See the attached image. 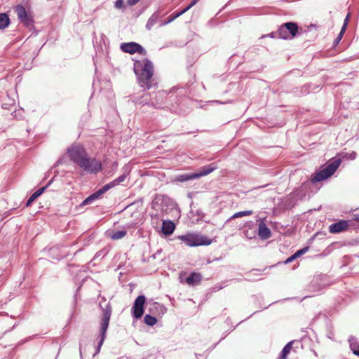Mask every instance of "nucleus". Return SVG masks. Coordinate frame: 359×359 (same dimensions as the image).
I'll use <instances>...</instances> for the list:
<instances>
[{
  "mask_svg": "<svg viewBox=\"0 0 359 359\" xmlns=\"http://www.w3.org/2000/svg\"><path fill=\"white\" fill-rule=\"evenodd\" d=\"M70 159L83 171L90 174H97L102 170L100 161L95 158H89L88 155L82 146L72 145L67 149Z\"/></svg>",
  "mask_w": 359,
  "mask_h": 359,
  "instance_id": "nucleus-1",
  "label": "nucleus"
},
{
  "mask_svg": "<svg viewBox=\"0 0 359 359\" xmlns=\"http://www.w3.org/2000/svg\"><path fill=\"white\" fill-rule=\"evenodd\" d=\"M133 69L137 83L144 90H150L156 86L157 82L153 79L154 66L149 60L144 58L135 61Z\"/></svg>",
  "mask_w": 359,
  "mask_h": 359,
  "instance_id": "nucleus-2",
  "label": "nucleus"
},
{
  "mask_svg": "<svg viewBox=\"0 0 359 359\" xmlns=\"http://www.w3.org/2000/svg\"><path fill=\"white\" fill-rule=\"evenodd\" d=\"M100 307L102 311V316L100 322L99 341L97 343L94 355L100 353L101 347L104 341L106 338V333L109 327V320L112 313V308L110 303L106 302L104 299H103V300L100 302Z\"/></svg>",
  "mask_w": 359,
  "mask_h": 359,
  "instance_id": "nucleus-3",
  "label": "nucleus"
},
{
  "mask_svg": "<svg viewBox=\"0 0 359 359\" xmlns=\"http://www.w3.org/2000/svg\"><path fill=\"white\" fill-rule=\"evenodd\" d=\"M341 163V158H332L330 160L325 168L321 169L311 176V182L316 183L329 178L335 172Z\"/></svg>",
  "mask_w": 359,
  "mask_h": 359,
  "instance_id": "nucleus-4",
  "label": "nucleus"
},
{
  "mask_svg": "<svg viewBox=\"0 0 359 359\" xmlns=\"http://www.w3.org/2000/svg\"><path fill=\"white\" fill-rule=\"evenodd\" d=\"M217 168L215 163H212L200 168L196 172L191 173H183L176 177V181L184 182L187 181L194 180L201 177L208 175Z\"/></svg>",
  "mask_w": 359,
  "mask_h": 359,
  "instance_id": "nucleus-5",
  "label": "nucleus"
},
{
  "mask_svg": "<svg viewBox=\"0 0 359 359\" xmlns=\"http://www.w3.org/2000/svg\"><path fill=\"white\" fill-rule=\"evenodd\" d=\"M178 239L189 247L209 245L212 243L211 239L207 236H200L196 233L179 236Z\"/></svg>",
  "mask_w": 359,
  "mask_h": 359,
  "instance_id": "nucleus-6",
  "label": "nucleus"
},
{
  "mask_svg": "<svg viewBox=\"0 0 359 359\" xmlns=\"http://www.w3.org/2000/svg\"><path fill=\"white\" fill-rule=\"evenodd\" d=\"M298 30L299 27L296 22H289L279 27L277 34L280 39H292L297 35Z\"/></svg>",
  "mask_w": 359,
  "mask_h": 359,
  "instance_id": "nucleus-7",
  "label": "nucleus"
},
{
  "mask_svg": "<svg viewBox=\"0 0 359 359\" xmlns=\"http://www.w3.org/2000/svg\"><path fill=\"white\" fill-rule=\"evenodd\" d=\"M14 10L20 22L22 23L26 27H30L33 26V18L32 15L27 13L23 6L18 5L15 6Z\"/></svg>",
  "mask_w": 359,
  "mask_h": 359,
  "instance_id": "nucleus-8",
  "label": "nucleus"
},
{
  "mask_svg": "<svg viewBox=\"0 0 359 359\" xmlns=\"http://www.w3.org/2000/svg\"><path fill=\"white\" fill-rule=\"evenodd\" d=\"M120 48L123 52L130 54L138 53L142 55H146L147 53L146 50L139 43L135 42L123 43L121 44Z\"/></svg>",
  "mask_w": 359,
  "mask_h": 359,
  "instance_id": "nucleus-9",
  "label": "nucleus"
},
{
  "mask_svg": "<svg viewBox=\"0 0 359 359\" xmlns=\"http://www.w3.org/2000/svg\"><path fill=\"white\" fill-rule=\"evenodd\" d=\"M146 298L144 295L138 296L135 300L134 304L132 307L133 316L135 318H140L144 313V304Z\"/></svg>",
  "mask_w": 359,
  "mask_h": 359,
  "instance_id": "nucleus-10",
  "label": "nucleus"
},
{
  "mask_svg": "<svg viewBox=\"0 0 359 359\" xmlns=\"http://www.w3.org/2000/svg\"><path fill=\"white\" fill-rule=\"evenodd\" d=\"M109 190V186L104 184L102 188L88 196L81 204V206L89 205L93 201L98 199L100 196Z\"/></svg>",
  "mask_w": 359,
  "mask_h": 359,
  "instance_id": "nucleus-11",
  "label": "nucleus"
},
{
  "mask_svg": "<svg viewBox=\"0 0 359 359\" xmlns=\"http://www.w3.org/2000/svg\"><path fill=\"white\" fill-rule=\"evenodd\" d=\"M185 273H181L180 275V279L181 283H186L190 286H194L201 283L202 280V276L199 273L192 272L184 281L182 279L183 276Z\"/></svg>",
  "mask_w": 359,
  "mask_h": 359,
  "instance_id": "nucleus-12",
  "label": "nucleus"
},
{
  "mask_svg": "<svg viewBox=\"0 0 359 359\" xmlns=\"http://www.w3.org/2000/svg\"><path fill=\"white\" fill-rule=\"evenodd\" d=\"M348 226V221L340 220L333 223L329 226V231L332 233H338L346 230Z\"/></svg>",
  "mask_w": 359,
  "mask_h": 359,
  "instance_id": "nucleus-13",
  "label": "nucleus"
},
{
  "mask_svg": "<svg viewBox=\"0 0 359 359\" xmlns=\"http://www.w3.org/2000/svg\"><path fill=\"white\" fill-rule=\"evenodd\" d=\"M258 235L262 239H267L271 237V230L263 221L260 222L258 225Z\"/></svg>",
  "mask_w": 359,
  "mask_h": 359,
  "instance_id": "nucleus-14",
  "label": "nucleus"
},
{
  "mask_svg": "<svg viewBox=\"0 0 359 359\" xmlns=\"http://www.w3.org/2000/svg\"><path fill=\"white\" fill-rule=\"evenodd\" d=\"M161 11L160 10H157L155 11L149 18L146 24V29L147 30H151L154 25L157 23L158 20L161 18Z\"/></svg>",
  "mask_w": 359,
  "mask_h": 359,
  "instance_id": "nucleus-15",
  "label": "nucleus"
},
{
  "mask_svg": "<svg viewBox=\"0 0 359 359\" xmlns=\"http://www.w3.org/2000/svg\"><path fill=\"white\" fill-rule=\"evenodd\" d=\"M175 229V223L170 220L163 221L162 224V232L166 236L171 235Z\"/></svg>",
  "mask_w": 359,
  "mask_h": 359,
  "instance_id": "nucleus-16",
  "label": "nucleus"
},
{
  "mask_svg": "<svg viewBox=\"0 0 359 359\" xmlns=\"http://www.w3.org/2000/svg\"><path fill=\"white\" fill-rule=\"evenodd\" d=\"M52 182H53V179L48 182V183L46 186L39 189L34 193H33L31 195V196L29 198V199L27 200V201L26 203V206L27 207L29 206L34 201H35L39 196H41L43 193V191L46 189V188L52 183Z\"/></svg>",
  "mask_w": 359,
  "mask_h": 359,
  "instance_id": "nucleus-17",
  "label": "nucleus"
},
{
  "mask_svg": "<svg viewBox=\"0 0 359 359\" xmlns=\"http://www.w3.org/2000/svg\"><path fill=\"white\" fill-rule=\"evenodd\" d=\"M107 236L111 240L116 241L123 238L127 234L126 229L118 231H107Z\"/></svg>",
  "mask_w": 359,
  "mask_h": 359,
  "instance_id": "nucleus-18",
  "label": "nucleus"
},
{
  "mask_svg": "<svg viewBox=\"0 0 359 359\" xmlns=\"http://www.w3.org/2000/svg\"><path fill=\"white\" fill-rule=\"evenodd\" d=\"M10 24V19L6 13H0V29H4Z\"/></svg>",
  "mask_w": 359,
  "mask_h": 359,
  "instance_id": "nucleus-19",
  "label": "nucleus"
},
{
  "mask_svg": "<svg viewBox=\"0 0 359 359\" xmlns=\"http://www.w3.org/2000/svg\"><path fill=\"white\" fill-rule=\"evenodd\" d=\"M292 344H293V341H291L288 342L284 346V348H283V350H282V351L280 353V359H286L287 355H288V353L290 352V351L292 349Z\"/></svg>",
  "mask_w": 359,
  "mask_h": 359,
  "instance_id": "nucleus-20",
  "label": "nucleus"
},
{
  "mask_svg": "<svg viewBox=\"0 0 359 359\" xmlns=\"http://www.w3.org/2000/svg\"><path fill=\"white\" fill-rule=\"evenodd\" d=\"M126 178V175L125 174L119 176L114 180L111 181V182L106 184L107 186H109V189L111 188L116 187V185L119 184L121 182H123Z\"/></svg>",
  "mask_w": 359,
  "mask_h": 359,
  "instance_id": "nucleus-21",
  "label": "nucleus"
},
{
  "mask_svg": "<svg viewBox=\"0 0 359 359\" xmlns=\"http://www.w3.org/2000/svg\"><path fill=\"white\" fill-rule=\"evenodd\" d=\"M144 323L149 326L154 325L157 322V319L156 317L152 316L149 314L145 315V316L144 318Z\"/></svg>",
  "mask_w": 359,
  "mask_h": 359,
  "instance_id": "nucleus-22",
  "label": "nucleus"
},
{
  "mask_svg": "<svg viewBox=\"0 0 359 359\" xmlns=\"http://www.w3.org/2000/svg\"><path fill=\"white\" fill-rule=\"evenodd\" d=\"M180 13H178V12L177 13H172V15H170L166 20L163 21V22H161L160 23V26L162 27V26H165L170 22H172L174 20H175L176 18H177L178 17H180Z\"/></svg>",
  "mask_w": 359,
  "mask_h": 359,
  "instance_id": "nucleus-23",
  "label": "nucleus"
},
{
  "mask_svg": "<svg viewBox=\"0 0 359 359\" xmlns=\"http://www.w3.org/2000/svg\"><path fill=\"white\" fill-rule=\"evenodd\" d=\"M338 156H339L338 158H341H341H348L350 160H354V159H355L357 154L355 151H352L349 154L340 153V154H339Z\"/></svg>",
  "mask_w": 359,
  "mask_h": 359,
  "instance_id": "nucleus-24",
  "label": "nucleus"
},
{
  "mask_svg": "<svg viewBox=\"0 0 359 359\" xmlns=\"http://www.w3.org/2000/svg\"><path fill=\"white\" fill-rule=\"evenodd\" d=\"M145 95H142L141 97H136L133 99V102L135 104H147L149 102L148 98L144 99Z\"/></svg>",
  "mask_w": 359,
  "mask_h": 359,
  "instance_id": "nucleus-25",
  "label": "nucleus"
},
{
  "mask_svg": "<svg viewBox=\"0 0 359 359\" xmlns=\"http://www.w3.org/2000/svg\"><path fill=\"white\" fill-rule=\"evenodd\" d=\"M252 214V211L246 210V211H241L235 213L231 218H238L243 216H248Z\"/></svg>",
  "mask_w": 359,
  "mask_h": 359,
  "instance_id": "nucleus-26",
  "label": "nucleus"
},
{
  "mask_svg": "<svg viewBox=\"0 0 359 359\" xmlns=\"http://www.w3.org/2000/svg\"><path fill=\"white\" fill-rule=\"evenodd\" d=\"M344 32H345V27H341L340 32L339 33L338 36L334 41V44L335 46L337 45L340 42V41L341 40V39L344 36Z\"/></svg>",
  "mask_w": 359,
  "mask_h": 359,
  "instance_id": "nucleus-27",
  "label": "nucleus"
},
{
  "mask_svg": "<svg viewBox=\"0 0 359 359\" xmlns=\"http://www.w3.org/2000/svg\"><path fill=\"white\" fill-rule=\"evenodd\" d=\"M350 348L355 355L359 356V346L358 345L351 344Z\"/></svg>",
  "mask_w": 359,
  "mask_h": 359,
  "instance_id": "nucleus-28",
  "label": "nucleus"
},
{
  "mask_svg": "<svg viewBox=\"0 0 359 359\" xmlns=\"http://www.w3.org/2000/svg\"><path fill=\"white\" fill-rule=\"evenodd\" d=\"M309 247L303 248L299 250H297L294 254L297 257H299L302 255L305 254L309 250Z\"/></svg>",
  "mask_w": 359,
  "mask_h": 359,
  "instance_id": "nucleus-29",
  "label": "nucleus"
},
{
  "mask_svg": "<svg viewBox=\"0 0 359 359\" xmlns=\"http://www.w3.org/2000/svg\"><path fill=\"white\" fill-rule=\"evenodd\" d=\"M116 8L120 9L123 6V0H116L114 5Z\"/></svg>",
  "mask_w": 359,
  "mask_h": 359,
  "instance_id": "nucleus-30",
  "label": "nucleus"
},
{
  "mask_svg": "<svg viewBox=\"0 0 359 359\" xmlns=\"http://www.w3.org/2000/svg\"><path fill=\"white\" fill-rule=\"evenodd\" d=\"M296 258H297V257L295 255V254H293L292 256H290V257H288L285 263V264H288V263H290L291 262H292L294 259H295Z\"/></svg>",
  "mask_w": 359,
  "mask_h": 359,
  "instance_id": "nucleus-31",
  "label": "nucleus"
},
{
  "mask_svg": "<svg viewBox=\"0 0 359 359\" xmlns=\"http://www.w3.org/2000/svg\"><path fill=\"white\" fill-rule=\"evenodd\" d=\"M200 0H192V1L187 6L189 10L196 5Z\"/></svg>",
  "mask_w": 359,
  "mask_h": 359,
  "instance_id": "nucleus-32",
  "label": "nucleus"
},
{
  "mask_svg": "<svg viewBox=\"0 0 359 359\" xmlns=\"http://www.w3.org/2000/svg\"><path fill=\"white\" fill-rule=\"evenodd\" d=\"M348 18H349V14H348L346 15V18L344 19V24H343V26H342V27H345V30L346 29V27H347V25H348Z\"/></svg>",
  "mask_w": 359,
  "mask_h": 359,
  "instance_id": "nucleus-33",
  "label": "nucleus"
},
{
  "mask_svg": "<svg viewBox=\"0 0 359 359\" xmlns=\"http://www.w3.org/2000/svg\"><path fill=\"white\" fill-rule=\"evenodd\" d=\"M140 0H128V4L130 6H133L138 3Z\"/></svg>",
  "mask_w": 359,
  "mask_h": 359,
  "instance_id": "nucleus-34",
  "label": "nucleus"
},
{
  "mask_svg": "<svg viewBox=\"0 0 359 359\" xmlns=\"http://www.w3.org/2000/svg\"><path fill=\"white\" fill-rule=\"evenodd\" d=\"M210 102L218 103V104H226V103L230 102V101H226V102H222L219 101V100H212V101H210Z\"/></svg>",
  "mask_w": 359,
  "mask_h": 359,
  "instance_id": "nucleus-35",
  "label": "nucleus"
},
{
  "mask_svg": "<svg viewBox=\"0 0 359 359\" xmlns=\"http://www.w3.org/2000/svg\"><path fill=\"white\" fill-rule=\"evenodd\" d=\"M152 306H153L154 308H156V309H157L158 307H161V309H165V308H164L162 305H161V304H158V303H154V304H153V305H152Z\"/></svg>",
  "mask_w": 359,
  "mask_h": 359,
  "instance_id": "nucleus-36",
  "label": "nucleus"
},
{
  "mask_svg": "<svg viewBox=\"0 0 359 359\" xmlns=\"http://www.w3.org/2000/svg\"><path fill=\"white\" fill-rule=\"evenodd\" d=\"M188 11H189V9L187 8V7H185L183 10H182L181 11H179L178 13H180V15L181 16L182 15H183L184 13H186Z\"/></svg>",
  "mask_w": 359,
  "mask_h": 359,
  "instance_id": "nucleus-37",
  "label": "nucleus"
},
{
  "mask_svg": "<svg viewBox=\"0 0 359 359\" xmlns=\"http://www.w3.org/2000/svg\"><path fill=\"white\" fill-rule=\"evenodd\" d=\"M60 163V161H58L57 162H56L55 164V166H57Z\"/></svg>",
  "mask_w": 359,
  "mask_h": 359,
  "instance_id": "nucleus-38",
  "label": "nucleus"
},
{
  "mask_svg": "<svg viewBox=\"0 0 359 359\" xmlns=\"http://www.w3.org/2000/svg\"><path fill=\"white\" fill-rule=\"evenodd\" d=\"M158 95H164V93H163V92H162V93H158Z\"/></svg>",
  "mask_w": 359,
  "mask_h": 359,
  "instance_id": "nucleus-39",
  "label": "nucleus"
},
{
  "mask_svg": "<svg viewBox=\"0 0 359 359\" xmlns=\"http://www.w3.org/2000/svg\"><path fill=\"white\" fill-rule=\"evenodd\" d=\"M221 289H222V287H219L217 288V290H221Z\"/></svg>",
  "mask_w": 359,
  "mask_h": 359,
  "instance_id": "nucleus-40",
  "label": "nucleus"
},
{
  "mask_svg": "<svg viewBox=\"0 0 359 359\" xmlns=\"http://www.w3.org/2000/svg\"><path fill=\"white\" fill-rule=\"evenodd\" d=\"M357 219H359V218H358V217H357Z\"/></svg>",
  "mask_w": 359,
  "mask_h": 359,
  "instance_id": "nucleus-41",
  "label": "nucleus"
}]
</instances>
